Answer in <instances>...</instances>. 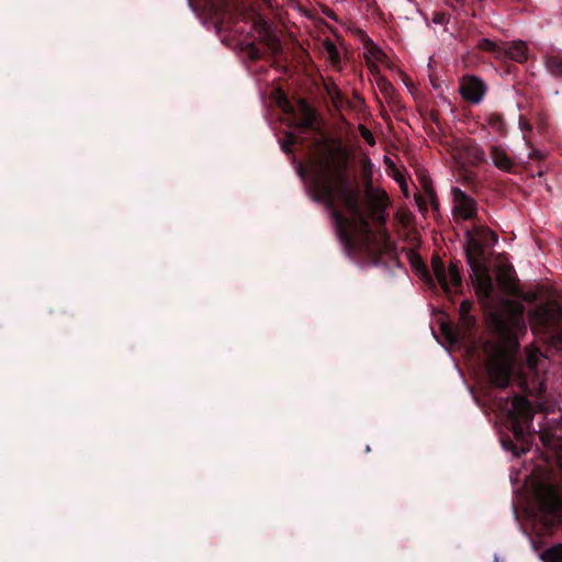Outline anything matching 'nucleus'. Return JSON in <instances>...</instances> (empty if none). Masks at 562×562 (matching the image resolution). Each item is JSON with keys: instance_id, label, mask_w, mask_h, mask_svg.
Masks as SVG:
<instances>
[{"instance_id": "obj_1", "label": "nucleus", "mask_w": 562, "mask_h": 562, "mask_svg": "<svg viewBox=\"0 0 562 562\" xmlns=\"http://www.w3.org/2000/svg\"><path fill=\"white\" fill-rule=\"evenodd\" d=\"M338 155L335 166L326 158L315 170L311 187L313 199L323 203L330 212L340 243L348 251L368 249L375 240L370 221L384 227L387 221L386 209L390 200L385 191L372 186V164L366 157L362 160V176L366 181L368 211L360 204L359 191L351 186L347 173L348 153L336 148Z\"/></svg>"}, {"instance_id": "obj_2", "label": "nucleus", "mask_w": 562, "mask_h": 562, "mask_svg": "<svg viewBox=\"0 0 562 562\" xmlns=\"http://www.w3.org/2000/svg\"><path fill=\"white\" fill-rule=\"evenodd\" d=\"M508 417L510 419V429L514 437L521 443V451H518L516 445L510 439L503 441V445L507 450L513 451L516 456H520L521 452L525 453L530 449L527 431H529L533 419L531 403L524 396L515 395L512 401V409L508 413Z\"/></svg>"}, {"instance_id": "obj_3", "label": "nucleus", "mask_w": 562, "mask_h": 562, "mask_svg": "<svg viewBox=\"0 0 562 562\" xmlns=\"http://www.w3.org/2000/svg\"><path fill=\"white\" fill-rule=\"evenodd\" d=\"M485 247L471 235V229L465 231V256L472 271L477 276V292L488 299L493 292L492 279L486 272Z\"/></svg>"}, {"instance_id": "obj_4", "label": "nucleus", "mask_w": 562, "mask_h": 562, "mask_svg": "<svg viewBox=\"0 0 562 562\" xmlns=\"http://www.w3.org/2000/svg\"><path fill=\"white\" fill-rule=\"evenodd\" d=\"M525 307L516 304L510 307L506 315H493L494 331L498 338L510 347L518 346V333L526 330L524 321Z\"/></svg>"}, {"instance_id": "obj_5", "label": "nucleus", "mask_w": 562, "mask_h": 562, "mask_svg": "<svg viewBox=\"0 0 562 562\" xmlns=\"http://www.w3.org/2000/svg\"><path fill=\"white\" fill-rule=\"evenodd\" d=\"M477 48L490 53L496 59H510L517 63H525L528 58V48L522 41L497 43L488 38H481Z\"/></svg>"}, {"instance_id": "obj_6", "label": "nucleus", "mask_w": 562, "mask_h": 562, "mask_svg": "<svg viewBox=\"0 0 562 562\" xmlns=\"http://www.w3.org/2000/svg\"><path fill=\"white\" fill-rule=\"evenodd\" d=\"M512 374L513 362L505 352L496 355L488 361L487 375L495 387L506 389L510 383Z\"/></svg>"}, {"instance_id": "obj_7", "label": "nucleus", "mask_w": 562, "mask_h": 562, "mask_svg": "<svg viewBox=\"0 0 562 562\" xmlns=\"http://www.w3.org/2000/svg\"><path fill=\"white\" fill-rule=\"evenodd\" d=\"M530 325L533 329L551 333L553 346L562 350V326L555 324L553 314L546 307H538L530 313Z\"/></svg>"}, {"instance_id": "obj_8", "label": "nucleus", "mask_w": 562, "mask_h": 562, "mask_svg": "<svg viewBox=\"0 0 562 562\" xmlns=\"http://www.w3.org/2000/svg\"><path fill=\"white\" fill-rule=\"evenodd\" d=\"M540 509L550 516L549 525L553 526L561 519L562 497L557 488L549 486L538 497Z\"/></svg>"}, {"instance_id": "obj_9", "label": "nucleus", "mask_w": 562, "mask_h": 562, "mask_svg": "<svg viewBox=\"0 0 562 562\" xmlns=\"http://www.w3.org/2000/svg\"><path fill=\"white\" fill-rule=\"evenodd\" d=\"M453 213L463 220H474L477 214L476 201L460 188H452Z\"/></svg>"}, {"instance_id": "obj_10", "label": "nucleus", "mask_w": 562, "mask_h": 562, "mask_svg": "<svg viewBox=\"0 0 562 562\" xmlns=\"http://www.w3.org/2000/svg\"><path fill=\"white\" fill-rule=\"evenodd\" d=\"M486 93V86L480 78L475 76H467L460 85V94L462 98L473 104L482 101Z\"/></svg>"}, {"instance_id": "obj_11", "label": "nucleus", "mask_w": 562, "mask_h": 562, "mask_svg": "<svg viewBox=\"0 0 562 562\" xmlns=\"http://www.w3.org/2000/svg\"><path fill=\"white\" fill-rule=\"evenodd\" d=\"M419 183L423 189L425 198L417 195L416 201L419 207H426V203L429 202L434 211L439 210V202L437 200L436 191L432 187V181L425 172L418 173Z\"/></svg>"}, {"instance_id": "obj_12", "label": "nucleus", "mask_w": 562, "mask_h": 562, "mask_svg": "<svg viewBox=\"0 0 562 562\" xmlns=\"http://www.w3.org/2000/svg\"><path fill=\"white\" fill-rule=\"evenodd\" d=\"M299 111L301 114L300 121L296 123V127L303 132L318 131L317 127V113L316 111L304 100L299 102Z\"/></svg>"}, {"instance_id": "obj_13", "label": "nucleus", "mask_w": 562, "mask_h": 562, "mask_svg": "<svg viewBox=\"0 0 562 562\" xmlns=\"http://www.w3.org/2000/svg\"><path fill=\"white\" fill-rule=\"evenodd\" d=\"M257 24L259 25L258 33L261 42L271 55H280L282 53V45L279 37L271 31L269 24L265 20H260Z\"/></svg>"}, {"instance_id": "obj_14", "label": "nucleus", "mask_w": 562, "mask_h": 562, "mask_svg": "<svg viewBox=\"0 0 562 562\" xmlns=\"http://www.w3.org/2000/svg\"><path fill=\"white\" fill-rule=\"evenodd\" d=\"M490 157L496 168L508 173L515 172V162L504 149L497 146H491Z\"/></svg>"}, {"instance_id": "obj_15", "label": "nucleus", "mask_w": 562, "mask_h": 562, "mask_svg": "<svg viewBox=\"0 0 562 562\" xmlns=\"http://www.w3.org/2000/svg\"><path fill=\"white\" fill-rule=\"evenodd\" d=\"M434 274L441 290L447 296H451L450 285L448 282L447 269L441 258L436 255L431 259Z\"/></svg>"}, {"instance_id": "obj_16", "label": "nucleus", "mask_w": 562, "mask_h": 562, "mask_svg": "<svg viewBox=\"0 0 562 562\" xmlns=\"http://www.w3.org/2000/svg\"><path fill=\"white\" fill-rule=\"evenodd\" d=\"M471 235L485 248L493 247L498 241V236L487 226L475 225Z\"/></svg>"}, {"instance_id": "obj_17", "label": "nucleus", "mask_w": 562, "mask_h": 562, "mask_svg": "<svg viewBox=\"0 0 562 562\" xmlns=\"http://www.w3.org/2000/svg\"><path fill=\"white\" fill-rule=\"evenodd\" d=\"M544 65L550 75L562 80V52L551 50L547 53Z\"/></svg>"}, {"instance_id": "obj_18", "label": "nucleus", "mask_w": 562, "mask_h": 562, "mask_svg": "<svg viewBox=\"0 0 562 562\" xmlns=\"http://www.w3.org/2000/svg\"><path fill=\"white\" fill-rule=\"evenodd\" d=\"M472 306V302L467 300L460 304V322L465 331H471L476 324L475 317L471 315Z\"/></svg>"}, {"instance_id": "obj_19", "label": "nucleus", "mask_w": 562, "mask_h": 562, "mask_svg": "<svg viewBox=\"0 0 562 562\" xmlns=\"http://www.w3.org/2000/svg\"><path fill=\"white\" fill-rule=\"evenodd\" d=\"M448 282L450 285L451 295L461 293L462 289V278L456 262H451L449 265L448 271Z\"/></svg>"}, {"instance_id": "obj_20", "label": "nucleus", "mask_w": 562, "mask_h": 562, "mask_svg": "<svg viewBox=\"0 0 562 562\" xmlns=\"http://www.w3.org/2000/svg\"><path fill=\"white\" fill-rule=\"evenodd\" d=\"M413 266L417 271H419L420 277L431 288H436V283L427 268V266L424 263L422 258L418 255H414V258L412 260Z\"/></svg>"}, {"instance_id": "obj_21", "label": "nucleus", "mask_w": 562, "mask_h": 562, "mask_svg": "<svg viewBox=\"0 0 562 562\" xmlns=\"http://www.w3.org/2000/svg\"><path fill=\"white\" fill-rule=\"evenodd\" d=\"M539 438L546 448L552 450L562 449V439L558 438L553 432L548 430L539 431Z\"/></svg>"}, {"instance_id": "obj_22", "label": "nucleus", "mask_w": 562, "mask_h": 562, "mask_svg": "<svg viewBox=\"0 0 562 562\" xmlns=\"http://www.w3.org/2000/svg\"><path fill=\"white\" fill-rule=\"evenodd\" d=\"M543 562H562V544H555L541 554Z\"/></svg>"}, {"instance_id": "obj_23", "label": "nucleus", "mask_w": 562, "mask_h": 562, "mask_svg": "<svg viewBox=\"0 0 562 562\" xmlns=\"http://www.w3.org/2000/svg\"><path fill=\"white\" fill-rule=\"evenodd\" d=\"M487 123L497 133L505 134L506 124L502 114L491 113L487 117Z\"/></svg>"}, {"instance_id": "obj_24", "label": "nucleus", "mask_w": 562, "mask_h": 562, "mask_svg": "<svg viewBox=\"0 0 562 562\" xmlns=\"http://www.w3.org/2000/svg\"><path fill=\"white\" fill-rule=\"evenodd\" d=\"M277 103H278L279 108L284 113H286V114H294L295 113L294 105L290 102V100L288 99L286 94L281 92V91L279 92V97H278Z\"/></svg>"}, {"instance_id": "obj_25", "label": "nucleus", "mask_w": 562, "mask_h": 562, "mask_svg": "<svg viewBox=\"0 0 562 562\" xmlns=\"http://www.w3.org/2000/svg\"><path fill=\"white\" fill-rule=\"evenodd\" d=\"M378 87L386 98H393L396 93L393 85L384 77L378 79Z\"/></svg>"}, {"instance_id": "obj_26", "label": "nucleus", "mask_w": 562, "mask_h": 562, "mask_svg": "<svg viewBox=\"0 0 562 562\" xmlns=\"http://www.w3.org/2000/svg\"><path fill=\"white\" fill-rule=\"evenodd\" d=\"M441 331L450 342H456L458 340V335L452 325L447 323L441 324Z\"/></svg>"}, {"instance_id": "obj_27", "label": "nucleus", "mask_w": 562, "mask_h": 562, "mask_svg": "<svg viewBox=\"0 0 562 562\" xmlns=\"http://www.w3.org/2000/svg\"><path fill=\"white\" fill-rule=\"evenodd\" d=\"M297 142V137L292 134L288 133L285 140L281 143V148L285 154H292V146Z\"/></svg>"}, {"instance_id": "obj_28", "label": "nucleus", "mask_w": 562, "mask_h": 562, "mask_svg": "<svg viewBox=\"0 0 562 562\" xmlns=\"http://www.w3.org/2000/svg\"><path fill=\"white\" fill-rule=\"evenodd\" d=\"M246 52L251 60H259L262 57L260 48L254 43L247 45Z\"/></svg>"}, {"instance_id": "obj_29", "label": "nucleus", "mask_w": 562, "mask_h": 562, "mask_svg": "<svg viewBox=\"0 0 562 562\" xmlns=\"http://www.w3.org/2000/svg\"><path fill=\"white\" fill-rule=\"evenodd\" d=\"M381 239H382V250L383 252L385 254H390L392 250H393V245L392 243L390 241V236L387 234L386 231L383 232V234L381 235Z\"/></svg>"}, {"instance_id": "obj_30", "label": "nucleus", "mask_w": 562, "mask_h": 562, "mask_svg": "<svg viewBox=\"0 0 562 562\" xmlns=\"http://www.w3.org/2000/svg\"><path fill=\"white\" fill-rule=\"evenodd\" d=\"M449 21V16L446 12H435L432 15V22L435 24H446Z\"/></svg>"}, {"instance_id": "obj_31", "label": "nucleus", "mask_w": 562, "mask_h": 562, "mask_svg": "<svg viewBox=\"0 0 562 562\" xmlns=\"http://www.w3.org/2000/svg\"><path fill=\"white\" fill-rule=\"evenodd\" d=\"M361 136L369 145H374L373 134L366 126H361Z\"/></svg>"}, {"instance_id": "obj_32", "label": "nucleus", "mask_w": 562, "mask_h": 562, "mask_svg": "<svg viewBox=\"0 0 562 562\" xmlns=\"http://www.w3.org/2000/svg\"><path fill=\"white\" fill-rule=\"evenodd\" d=\"M519 125H520L521 131H524V132H530L532 130L531 124L524 117H520Z\"/></svg>"}, {"instance_id": "obj_33", "label": "nucleus", "mask_w": 562, "mask_h": 562, "mask_svg": "<svg viewBox=\"0 0 562 562\" xmlns=\"http://www.w3.org/2000/svg\"><path fill=\"white\" fill-rule=\"evenodd\" d=\"M529 158L535 160H542L544 158V155L538 149H532L529 154Z\"/></svg>"}, {"instance_id": "obj_34", "label": "nucleus", "mask_w": 562, "mask_h": 562, "mask_svg": "<svg viewBox=\"0 0 562 562\" xmlns=\"http://www.w3.org/2000/svg\"><path fill=\"white\" fill-rule=\"evenodd\" d=\"M527 363H528L529 368L536 369V367H537V357L533 356V355H529L528 358H527Z\"/></svg>"}, {"instance_id": "obj_35", "label": "nucleus", "mask_w": 562, "mask_h": 562, "mask_svg": "<svg viewBox=\"0 0 562 562\" xmlns=\"http://www.w3.org/2000/svg\"><path fill=\"white\" fill-rule=\"evenodd\" d=\"M328 52H329V54L331 55L333 58L334 57H337V58L339 57L337 48L335 47L334 44H329Z\"/></svg>"}, {"instance_id": "obj_36", "label": "nucleus", "mask_w": 562, "mask_h": 562, "mask_svg": "<svg viewBox=\"0 0 562 562\" xmlns=\"http://www.w3.org/2000/svg\"><path fill=\"white\" fill-rule=\"evenodd\" d=\"M326 15L330 19L336 20V14L331 10H328V12H326Z\"/></svg>"}, {"instance_id": "obj_37", "label": "nucleus", "mask_w": 562, "mask_h": 562, "mask_svg": "<svg viewBox=\"0 0 562 562\" xmlns=\"http://www.w3.org/2000/svg\"><path fill=\"white\" fill-rule=\"evenodd\" d=\"M477 159L480 160H484V153L482 150H480V153L477 154Z\"/></svg>"}]
</instances>
